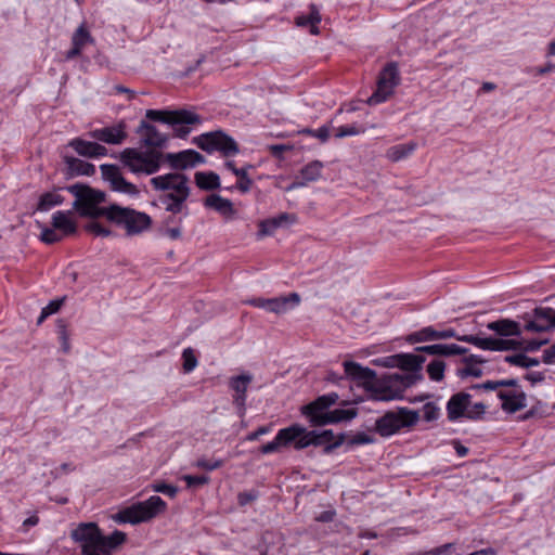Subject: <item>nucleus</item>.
<instances>
[{
  "label": "nucleus",
  "instance_id": "nucleus-1",
  "mask_svg": "<svg viewBox=\"0 0 555 555\" xmlns=\"http://www.w3.org/2000/svg\"><path fill=\"white\" fill-rule=\"evenodd\" d=\"M66 190L76 197L73 207L80 216L93 219L105 217L109 222L125 228L128 236L141 234L152 225V218L145 212L116 204L99 207L105 201V193L100 190L81 183L69 185Z\"/></svg>",
  "mask_w": 555,
  "mask_h": 555
},
{
  "label": "nucleus",
  "instance_id": "nucleus-2",
  "mask_svg": "<svg viewBox=\"0 0 555 555\" xmlns=\"http://www.w3.org/2000/svg\"><path fill=\"white\" fill-rule=\"evenodd\" d=\"M69 535L79 545L80 555H112L127 539L119 530L104 535L95 522H80Z\"/></svg>",
  "mask_w": 555,
  "mask_h": 555
},
{
  "label": "nucleus",
  "instance_id": "nucleus-3",
  "mask_svg": "<svg viewBox=\"0 0 555 555\" xmlns=\"http://www.w3.org/2000/svg\"><path fill=\"white\" fill-rule=\"evenodd\" d=\"M189 177L180 172H169L153 177L150 184L155 192H160L158 199L165 210L171 214L182 212L191 194Z\"/></svg>",
  "mask_w": 555,
  "mask_h": 555
},
{
  "label": "nucleus",
  "instance_id": "nucleus-4",
  "mask_svg": "<svg viewBox=\"0 0 555 555\" xmlns=\"http://www.w3.org/2000/svg\"><path fill=\"white\" fill-rule=\"evenodd\" d=\"M416 383L414 374L393 373L374 380L369 392L376 401L401 399L406 388Z\"/></svg>",
  "mask_w": 555,
  "mask_h": 555
},
{
  "label": "nucleus",
  "instance_id": "nucleus-5",
  "mask_svg": "<svg viewBox=\"0 0 555 555\" xmlns=\"http://www.w3.org/2000/svg\"><path fill=\"white\" fill-rule=\"evenodd\" d=\"M146 118L170 125L177 138L185 139L192 131V126L199 125L202 118L198 114L188 109L157 111L147 109Z\"/></svg>",
  "mask_w": 555,
  "mask_h": 555
},
{
  "label": "nucleus",
  "instance_id": "nucleus-6",
  "mask_svg": "<svg viewBox=\"0 0 555 555\" xmlns=\"http://www.w3.org/2000/svg\"><path fill=\"white\" fill-rule=\"evenodd\" d=\"M164 154L156 150L140 151L127 147L120 153V162L137 175H154L160 169Z\"/></svg>",
  "mask_w": 555,
  "mask_h": 555
},
{
  "label": "nucleus",
  "instance_id": "nucleus-7",
  "mask_svg": "<svg viewBox=\"0 0 555 555\" xmlns=\"http://www.w3.org/2000/svg\"><path fill=\"white\" fill-rule=\"evenodd\" d=\"M166 502L158 495H153L146 501L137 502L120 509L114 520L119 524H132L149 521L166 509Z\"/></svg>",
  "mask_w": 555,
  "mask_h": 555
},
{
  "label": "nucleus",
  "instance_id": "nucleus-8",
  "mask_svg": "<svg viewBox=\"0 0 555 555\" xmlns=\"http://www.w3.org/2000/svg\"><path fill=\"white\" fill-rule=\"evenodd\" d=\"M420 414L417 411L399 408L397 411H388L375 422V431L386 438L397 434L402 428H409L417 424Z\"/></svg>",
  "mask_w": 555,
  "mask_h": 555
},
{
  "label": "nucleus",
  "instance_id": "nucleus-9",
  "mask_svg": "<svg viewBox=\"0 0 555 555\" xmlns=\"http://www.w3.org/2000/svg\"><path fill=\"white\" fill-rule=\"evenodd\" d=\"M193 143L207 153L220 152L224 157L234 156L240 152L235 140L222 130L195 137Z\"/></svg>",
  "mask_w": 555,
  "mask_h": 555
},
{
  "label": "nucleus",
  "instance_id": "nucleus-10",
  "mask_svg": "<svg viewBox=\"0 0 555 555\" xmlns=\"http://www.w3.org/2000/svg\"><path fill=\"white\" fill-rule=\"evenodd\" d=\"M400 77L396 63H388L380 72L377 80L376 91L367 99L369 105H377L387 101L393 93V89L399 85Z\"/></svg>",
  "mask_w": 555,
  "mask_h": 555
},
{
  "label": "nucleus",
  "instance_id": "nucleus-11",
  "mask_svg": "<svg viewBox=\"0 0 555 555\" xmlns=\"http://www.w3.org/2000/svg\"><path fill=\"white\" fill-rule=\"evenodd\" d=\"M555 328V309L551 307H538L532 312V318L525 324L528 332H546Z\"/></svg>",
  "mask_w": 555,
  "mask_h": 555
},
{
  "label": "nucleus",
  "instance_id": "nucleus-12",
  "mask_svg": "<svg viewBox=\"0 0 555 555\" xmlns=\"http://www.w3.org/2000/svg\"><path fill=\"white\" fill-rule=\"evenodd\" d=\"M163 158L173 170H185L205 163V157L195 150H184L178 153H167Z\"/></svg>",
  "mask_w": 555,
  "mask_h": 555
},
{
  "label": "nucleus",
  "instance_id": "nucleus-13",
  "mask_svg": "<svg viewBox=\"0 0 555 555\" xmlns=\"http://www.w3.org/2000/svg\"><path fill=\"white\" fill-rule=\"evenodd\" d=\"M251 380L253 375L249 373L232 376L229 380V387L235 392L233 404L236 406L240 416H244L246 412V392Z\"/></svg>",
  "mask_w": 555,
  "mask_h": 555
},
{
  "label": "nucleus",
  "instance_id": "nucleus-14",
  "mask_svg": "<svg viewBox=\"0 0 555 555\" xmlns=\"http://www.w3.org/2000/svg\"><path fill=\"white\" fill-rule=\"evenodd\" d=\"M343 365L345 374L348 378L353 380L358 386H362L365 390H370L376 378V373L374 370L362 366L354 361H345Z\"/></svg>",
  "mask_w": 555,
  "mask_h": 555
},
{
  "label": "nucleus",
  "instance_id": "nucleus-15",
  "mask_svg": "<svg viewBox=\"0 0 555 555\" xmlns=\"http://www.w3.org/2000/svg\"><path fill=\"white\" fill-rule=\"evenodd\" d=\"M424 362L425 357L421 354L402 353L387 358L385 361V365L398 366L403 371H408V374H414L416 376V380H418L422 378V376L418 373Z\"/></svg>",
  "mask_w": 555,
  "mask_h": 555
},
{
  "label": "nucleus",
  "instance_id": "nucleus-16",
  "mask_svg": "<svg viewBox=\"0 0 555 555\" xmlns=\"http://www.w3.org/2000/svg\"><path fill=\"white\" fill-rule=\"evenodd\" d=\"M137 133L140 135L141 144L151 150L165 147L168 141L167 134L159 132L154 125L145 120H141Z\"/></svg>",
  "mask_w": 555,
  "mask_h": 555
},
{
  "label": "nucleus",
  "instance_id": "nucleus-17",
  "mask_svg": "<svg viewBox=\"0 0 555 555\" xmlns=\"http://www.w3.org/2000/svg\"><path fill=\"white\" fill-rule=\"evenodd\" d=\"M125 127L124 122H119L116 126L91 130L88 134L90 138L103 143L121 144L127 138Z\"/></svg>",
  "mask_w": 555,
  "mask_h": 555
},
{
  "label": "nucleus",
  "instance_id": "nucleus-18",
  "mask_svg": "<svg viewBox=\"0 0 555 555\" xmlns=\"http://www.w3.org/2000/svg\"><path fill=\"white\" fill-rule=\"evenodd\" d=\"M472 396L468 392L460 391L451 396L447 403V415L450 422L465 417Z\"/></svg>",
  "mask_w": 555,
  "mask_h": 555
},
{
  "label": "nucleus",
  "instance_id": "nucleus-19",
  "mask_svg": "<svg viewBox=\"0 0 555 555\" xmlns=\"http://www.w3.org/2000/svg\"><path fill=\"white\" fill-rule=\"evenodd\" d=\"M323 164L320 160H312L300 169L299 178H296L292 184L287 186V191L306 186L309 182L320 179Z\"/></svg>",
  "mask_w": 555,
  "mask_h": 555
},
{
  "label": "nucleus",
  "instance_id": "nucleus-20",
  "mask_svg": "<svg viewBox=\"0 0 555 555\" xmlns=\"http://www.w3.org/2000/svg\"><path fill=\"white\" fill-rule=\"evenodd\" d=\"M301 433L297 427H286L279 430L274 440L261 446L260 452L262 454H270L278 452L281 447L288 446Z\"/></svg>",
  "mask_w": 555,
  "mask_h": 555
},
{
  "label": "nucleus",
  "instance_id": "nucleus-21",
  "mask_svg": "<svg viewBox=\"0 0 555 555\" xmlns=\"http://www.w3.org/2000/svg\"><path fill=\"white\" fill-rule=\"evenodd\" d=\"M498 397L502 400V410L509 414H514L527 405V396L521 390H501L498 392Z\"/></svg>",
  "mask_w": 555,
  "mask_h": 555
},
{
  "label": "nucleus",
  "instance_id": "nucleus-22",
  "mask_svg": "<svg viewBox=\"0 0 555 555\" xmlns=\"http://www.w3.org/2000/svg\"><path fill=\"white\" fill-rule=\"evenodd\" d=\"M68 145L73 147L79 155L90 158L102 157L107 155V149L96 142H90L80 138L73 139Z\"/></svg>",
  "mask_w": 555,
  "mask_h": 555
},
{
  "label": "nucleus",
  "instance_id": "nucleus-23",
  "mask_svg": "<svg viewBox=\"0 0 555 555\" xmlns=\"http://www.w3.org/2000/svg\"><path fill=\"white\" fill-rule=\"evenodd\" d=\"M300 295L291 293L287 296L269 298L268 311L275 314H283L300 304Z\"/></svg>",
  "mask_w": 555,
  "mask_h": 555
},
{
  "label": "nucleus",
  "instance_id": "nucleus-24",
  "mask_svg": "<svg viewBox=\"0 0 555 555\" xmlns=\"http://www.w3.org/2000/svg\"><path fill=\"white\" fill-rule=\"evenodd\" d=\"M416 351L431 356L450 357L455 354H466L468 349L456 344H434L417 347Z\"/></svg>",
  "mask_w": 555,
  "mask_h": 555
},
{
  "label": "nucleus",
  "instance_id": "nucleus-25",
  "mask_svg": "<svg viewBox=\"0 0 555 555\" xmlns=\"http://www.w3.org/2000/svg\"><path fill=\"white\" fill-rule=\"evenodd\" d=\"M487 328L503 337L521 335L519 324L516 321L509 319H501L490 322L487 324Z\"/></svg>",
  "mask_w": 555,
  "mask_h": 555
},
{
  "label": "nucleus",
  "instance_id": "nucleus-26",
  "mask_svg": "<svg viewBox=\"0 0 555 555\" xmlns=\"http://www.w3.org/2000/svg\"><path fill=\"white\" fill-rule=\"evenodd\" d=\"M72 211H56L52 216V227L63 233V235H72L77 231V225L70 218Z\"/></svg>",
  "mask_w": 555,
  "mask_h": 555
},
{
  "label": "nucleus",
  "instance_id": "nucleus-27",
  "mask_svg": "<svg viewBox=\"0 0 555 555\" xmlns=\"http://www.w3.org/2000/svg\"><path fill=\"white\" fill-rule=\"evenodd\" d=\"M204 205L207 208H211L223 216H231L234 214L232 202L228 198L221 197L218 194L208 195L204 201Z\"/></svg>",
  "mask_w": 555,
  "mask_h": 555
},
{
  "label": "nucleus",
  "instance_id": "nucleus-28",
  "mask_svg": "<svg viewBox=\"0 0 555 555\" xmlns=\"http://www.w3.org/2000/svg\"><path fill=\"white\" fill-rule=\"evenodd\" d=\"M312 446L323 447L324 454H331L335 449L339 448L345 442V435L339 434L333 442L323 438L317 430H311Z\"/></svg>",
  "mask_w": 555,
  "mask_h": 555
},
{
  "label": "nucleus",
  "instance_id": "nucleus-29",
  "mask_svg": "<svg viewBox=\"0 0 555 555\" xmlns=\"http://www.w3.org/2000/svg\"><path fill=\"white\" fill-rule=\"evenodd\" d=\"M312 446L323 447L324 454H331L335 449L339 448L345 442V435L339 434L333 442L323 438L317 430H311Z\"/></svg>",
  "mask_w": 555,
  "mask_h": 555
},
{
  "label": "nucleus",
  "instance_id": "nucleus-30",
  "mask_svg": "<svg viewBox=\"0 0 555 555\" xmlns=\"http://www.w3.org/2000/svg\"><path fill=\"white\" fill-rule=\"evenodd\" d=\"M358 415V410L354 408L351 409H335L333 411H328L327 415L321 420L320 423L324 425L327 424H336L343 421H350Z\"/></svg>",
  "mask_w": 555,
  "mask_h": 555
},
{
  "label": "nucleus",
  "instance_id": "nucleus-31",
  "mask_svg": "<svg viewBox=\"0 0 555 555\" xmlns=\"http://www.w3.org/2000/svg\"><path fill=\"white\" fill-rule=\"evenodd\" d=\"M195 183L201 190L211 191L220 186V178L214 171H198L195 173Z\"/></svg>",
  "mask_w": 555,
  "mask_h": 555
},
{
  "label": "nucleus",
  "instance_id": "nucleus-32",
  "mask_svg": "<svg viewBox=\"0 0 555 555\" xmlns=\"http://www.w3.org/2000/svg\"><path fill=\"white\" fill-rule=\"evenodd\" d=\"M415 149L416 144L414 142L393 145L387 150L386 156L391 162H399L409 157Z\"/></svg>",
  "mask_w": 555,
  "mask_h": 555
},
{
  "label": "nucleus",
  "instance_id": "nucleus-33",
  "mask_svg": "<svg viewBox=\"0 0 555 555\" xmlns=\"http://www.w3.org/2000/svg\"><path fill=\"white\" fill-rule=\"evenodd\" d=\"M65 162L68 166V169L76 175L81 176H92L95 172V167L93 164L81 160L75 157H66Z\"/></svg>",
  "mask_w": 555,
  "mask_h": 555
},
{
  "label": "nucleus",
  "instance_id": "nucleus-34",
  "mask_svg": "<svg viewBox=\"0 0 555 555\" xmlns=\"http://www.w3.org/2000/svg\"><path fill=\"white\" fill-rule=\"evenodd\" d=\"M64 197L56 191L46 192L39 197L37 210L49 211L55 206L63 204Z\"/></svg>",
  "mask_w": 555,
  "mask_h": 555
},
{
  "label": "nucleus",
  "instance_id": "nucleus-35",
  "mask_svg": "<svg viewBox=\"0 0 555 555\" xmlns=\"http://www.w3.org/2000/svg\"><path fill=\"white\" fill-rule=\"evenodd\" d=\"M433 340H439V331L431 326L423 327L408 336V341L411 344Z\"/></svg>",
  "mask_w": 555,
  "mask_h": 555
},
{
  "label": "nucleus",
  "instance_id": "nucleus-36",
  "mask_svg": "<svg viewBox=\"0 0 555 555\" xmlns=\"http://www.w3.org/2000/svg\"><path fill=\"white\" fill-rule=\"evenodd\" d=\"M460 341L469 343L482 350L494 351L495 338L494 337H479L477 335H462L457 338Z\"/></svg>",
  "mask_w": 555,
  "mask_h": 555
},
{
  "label": "nucleus",
  "instance_id": "nucleus-37",
  "mask_svg": "<svg viewBox=\"0 0 555 555\" xmlns=\"http://www.w3.org/2000/svg\"><path fill=\"white\" fill-rule=\"evenodd\" d=\"M313 401L309 404H306L301 408L302 414L308 417L309 422L312 426H324L323 423H320L324 415H327L328 411L321 409L320 406L312 408Z\"/></svg>",
  "mask_w": 555,
  "mask_h": 555
},
{
  "label": "nucleus",
  "instance_id": "nucleus-38",
  "mask_svg": "<svg viewBox=\"0 0 555 555\" xmlns=\"http://www.w3.org/2000/svg\"><path fill=\"white\" fill-rule=\"evenodd\" d=\"M504 361L516 366L529 369L531 366H537L540 364V360L537 358H530L526 356L525 353H516L506 356L504 358Z\"/></svg>",
  "mask_w": 555,
  "mask_h": 555
},
{
  "label": "nucleus",
  "instance_id": "nucleus-39",
  "mask_svg": "<svg viewBox=\"0 0 555 555\" xmlns=\"http://www.w3.org/2000/svg\"><path fill=\"white\" fill-rule=\"evenodd\" d=\"M251 168H253L251 165H247L246 167H243L240 169H233V173L238 178L236 188L242 193H247L253 185V180L248 177V169H251Z\"/></svg>",
  "mask_w": 555,
  "mask_h": 555
},
{
  "label": "nucleus",
  "instance_id": "nucleus-40",
  "mask_svg": "<svg viewBox=\"0 0 555 555\" xmlns=\"http://www.w3.org/2000/svg\"><path fill=\"white\" fill-rule=\"evenodd\" d=\"M89 42H93V39L85 25H80L72 37V44L81 51Z\"/></svg>",
  "mask_w": 555,
  "mask_h": 555
},
{
  "label": "nucleus",
  "instance_id": "nucleus-41",
  "mask_svg": "<svg viewBox=\"0 0 555 555\" xmlns=\"http://www.w3.org/2000/svg\"><path fill=\"white\" fill-rule=\"evenodd\" d=\"M444 369L446 364L441 360H433L427 365V373L431 380L434 382H440L444 377Z\"/></svg>",
  "mask_w": 555,
  "mask_h": 555
},
{
  "label": "nucleus",
  "instance_id": "nucleus-42",
  "mask_svg": "<svg viewBox=\"0 0 555 555\" xmlns=\"http://www.w3.org/2000/svg\"><path fill=\"white\" fill-rule=\"evenodd\" d=\"M56 328L59 334V339L61 343V349L64 353H68L70 350L69 344V334L67 332V324L64 320L60 319L56 322Z\"/></svg>",
  "mask_w": 555,
  "mask_h": 555
},
{
  "label": "nucleus",
  "instance_id": "nucleus-43",
  "mask_svg": "<svg viewBox=\"0 0 555 555\" xmlns=\"http://www.w3.org/2000/svg\"><path fill=\"white\" fill-rule=\"evenodd\" d=\"M291 427H297V428L301 429V433L296 437L295 440H293V442L295 443V448L297 450H301V449L312 446L313 441L311 438V430L308 431L305 427L297 425V424L292 425Z\"/></svg>",
  "mask_w": 555,
  "mask_h": 555
},
{
  "label": "nucleus",
  "instance_id": "nucleus-44",
  "mask_svg": "<svg viewBox=\"0 0 555 555\" xmlns=\"http://www.w3.org/2000/svg\"><path fill=\"white\" fill-rule=\"evenodd\" d=\"M113 191L135 195L138 194V189L134 184L128 182L122 175L111 185Z\"/></svg>",
  "mask_w": 555,
  "mask_h": 555
},
{
  "label": "nucleus",
  "instance_id": "nucleus-45",
  "mask_svg": "<svg viewBox=\"0 0 555 555\" xmlns=\"http://www.w3.org/2000/svg\"><path fill=\"white\" fill-rule=\"evenodd\" d=\"M102 177L108 181L111 185L121 176L118 166L113 164H103L100 166Z\"/></svg>",
  "mask_w": 555,
  "mask_h": 555
},
{
  "label": "nucleus",
  "instance_id": "nucleus-46",
  "mask_svg": "<svg viewBox=\"0 0 555 555\" xmlns=\"http://www.w3.org/2000/svg\"><path fill=\"white\" fill-rule=\"evenodd\" d=\"M339 399V396L336 392H330L323 396L318 397L313 400V406H320L321 409L328 411V409L334 405Z\"/></svg>",
  "mask_w": 555,
  "mask_h": 555
},
{
  "label": "nucleus",
  "instance_id": "nucleus-47",
  "mask_svg": "<svg viewBox=\"0 0 555 555\" xmlns=\"http://www.w3.org/2000/svg\"><path fill=\"white\" fill-rule=\"evenodd\" d=\"M183 370L185 373L192 372L197 365V359L192 348H185L182 352Z\"/></svg>",
  "mask_w": 555,
  "mask_h": 555
},
{
  "label": "nucleus",
  "instance_id": "nucleus-48",
  "mask_svg": "<svg viewBox=\"0 0 555 555\" xmlns=\"http://www.w3.org/2000/svg\"><path fill=\"white\" fill-rule=\"evenodd\" d=\"M486 413V405L482 402L469 403L466 418L477 421L483 417Z\"/></svg>",
  "mask_w": 555,
  "mask_h": 555
},
{
  "label": "nucleus",
  "instance_id": "nucleus-49",
  "mask_svg": "<svg viewBox=\"0 0 555 555\" xmlns=\"http://www.w3.org/2000/svg\"><path fill=\"white\" fill-rule=\"evenodd\" d=\"M363 132H365L364 128L357 127L356 125H347L339 127L335 133V137L337 139H343L345 137L357 135Z\"/></svg>",
  "mask_w": 555,
  "mask_h": 555
},
{
  "label": "nucleus",
  "instance_id": "nucleus-50",
  "mask_svg": "<svg viewBox=\"0 0 555 555\" xmlns=\"http://www.w3.org/2000/svg\"><path fill=\"white\" fill-rule=\"evenodd\" d=\"M86 231L96 236L107 237L112 235V231L96 221H91L85 227Z\"/></svg>",
  "mask_w": 555,
  "mask_h": 555
},
{
  "label": "nucleus",
  "instance_id": "nucleus-51",
  "mask_svg": "<svg viewBox=\"0 0 555 555\" xmlns=\"http://www.w3.org/2000/svg\"><path fill=\"white\" fill-rule=\"evenodd\" d=\"M440 415V409L434 402H427L423 406V417L427 422L438 420Z\"/></svg>",
  "mask_w": 555,
  "mask_h": 555
},
{
  "label": "nucleus",
  "instance_id": "nucleus-52",
  "mask_svg": "<svg viewBox=\"0 0 555 555\" xmlns=\"http://www.w3.org/2000/svg\"><path fill=\"white\" fill-rule=\"evenodd\" d=\"M278 228H280V225L273 218L266 219V220L261 221L259 224V235H261V236L272 235Z\"/></svg>",
  "mask_w": 555,
  "mask_h": 555
},
{
  "label": "nucleus",
  "instance_id": "nucleus-53",
  "mask_svg": "<svg viewBox=\"0 0 555 555\" xmlns=\"http://www.w3.org/2000/svg\"><path fill=\"white\" fill-rule=\"evenodd\" d=\"M456 374L460 378H466L468 376L478 378V377L482 376L483 371L479 366L473 364V365H465L464 367L459 369Z\"/></svg>",
  "mask_w": 555,
  "mask_h": 555
},
{
  "label": "nucleus",
  "instance_id": "nucleus-54",
  "mask_svg": "<svg viewBox=\"0 0 555 555\" xmlns=\"http://www.w3.org/2000/svg\"><path fill=\"white\" fill-rule=\"evenodd\" d=\"M62 237L54 228H44L40 235V240L46 244H54L60 242Z\"/></svg>",
  "mask_w": 555,
  "mask_h": 555
},
{
  "label": "nucleus",
  "instance_id": "nucleus-55",
  "mask_svg": "<svg viewBox=\"0 0 555 555\" xmlns=\"http://www.w3.org/2000/svg\"><path fill=\"white\" fill-rule=\"evenodd\" d=\"M159 232L162 235L167 236L171 241H177L182 237L181 224L175 227H160Z\"/></svg>",
  "mask_w": 555,
  "mask_h": 555
},
{
  "label": "nucleus",
  "instance_id": "nucleus-56",
  "mask_svg": "<svg viewBox=\"0 0 555 555\" xmlns=\"http://www.w3.org/2000/svg\"><path fill=\"white\" fill-rule=\"evenodd\" d=\"M302 133H306V134H309V135H312V137H315L318 138L321 142H326L330 138V127L328 126H322L320 127L319 129L317 130H313V129H304L302 130Z\"/></svg>",
  "mask_w": 555,
  "mask_h": 555
},
{
  "label": "nucleus",
  "instance_id": "nucleus-57",
  "mask_svg": "<svg viewBox=\"0 0 555 555\" xmlns=\"http://www.w3.org/2000/svg\"><path fill=\"white\" fill-rule=\"evenodd\" d=\"M223 460L208 461L206 459H198L195 462V466L205 470H215L223 465Z\"/></svg>",
  "mask_w": 555,
  "mask_h": 555
},
{
  "label": "nucleus",
  "instance_id": "nucleus-58",
  "mask_svg": "<svg viewBox=\"0 0 555 555\" xmlns=\"http://www.w3.org/2000/svg\"><path fill=\"white\" fill-rule=\"evenodd\" d=\"M183 480L186 482L188 487H198L209 482L210 478L207 475H185L183 476Z\"/></svg>",
  "mask_w": 555,
  "mask_h": 555
},
{
  "label": "nucleus",
  "instance_id": "nucleus-59",
  "mask_svg": "<svg viewBox=\"0 0 555 555\" xmlns=\"http://www.w3.org/2000/svg\"><path fill=\"white\" fill-rule=\"evenodd\" d=\"M375 439L374 437L365 434V433H358L348 441L349 446H359V444H370L374 443Z\"/></svg>",
  "mask_w": 555,
  "mask_h": 555
},
{
  "label": "nucleus",
  "instance_id": "nucleus-60",
  "mask_svg": "<svg viewBox=\"0 0 555 555\" xmlns=\"http://www.w3.org/2000/svg\"><path fill=\"white\" fill-rule=\"evenodd\" d=\"M152 489L155 492L164 493L166 495H169L170 498H175L178 492L177 487H175L172 485L165 483V482L155 483L152 486Z\"/></svg>",
  "mask_w": 555,
  "mask_h": 555
},
{
  "label": "nucleus",
  "instance_id": "nucleus-61",
  "mask_svg": "<svg viewBox=\"0 0 555 555\" xmlns=\"http://www.w3.org/2000/svg\"><path fill=\"white\" fill-rule=\"evenodd\" d=\"M308 16L312 21V28H310V33L312 35L319 34V28L317 25L321 22V15L315 4L310 5V13L308 14Z\"/></svg>",
  "mask_w": 555,
  "mask_h": 555
},
{
  "label": "nucleus",
  "instance_id": "nucleus-62",
  "mask_svg": "<svg viewBox=\"0 0 555 555\" xmlns=\"http://www.w3.org/2000/svg\"><path fill=\"white\" fill-rule=\"evenodd\" d=\"M64 301L65 297L51 300L46 307L42 308V310H44V314L51 315L56 313L63 306Z\"/></svg>",
  "mask_w": 555,
  "mask_h": 555
},
{
  "label": "nucleus",
  "instance_id": "nucleus-63",
  "mask_svg": "<svg viewBox=\"0 0 555 555\" xmlns=\"http://www.w3.org/2000/svg\"><path fill=\"white\" fill-rule=\"evenodd\" d=\"M268 150L272 156H274L276 158H282L283 153L292 150V146L286 145V144H271V145H268Z\"/></svg>",
  "mask_w": 555,
  "mask_h": 555
},
{
  "label": "nucleus",
  "instance_id": "nucleus-64",
  "mask_svg": "<svg viewBox=\"0 0 555 555\" xmlns=\"http://www.w3.org/2000/svg\"><path fill=\"white\" fill-rule=\"evenodd\" d=\"M258 498V493L256 491H246L241 492L237 495L238 504L241 506H245L250 502L255 501Z\"/></svg>",
  "mask_w": 555,
  "mask_h": 555
}]
</instances>
